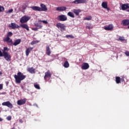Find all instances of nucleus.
<instances>
[{
	"label": "nucleus",
	"instance_id": "bb28decb",
	"mask_svg": "<svg viewBox=\"0 0 129 129\" xmlns=\"http://www.w3.org/2000/svg\"><path fill=\"white\" fill-rule=\"evenodd\" d=\"M92 20V16H89L84 18V21H91Z\"/></svg>",
	"mask_w": 129,
	"mask_h": 129
},
{
	"label": "nucleus",
	"instance_id": "2f4dec72",
	"mask_svg": "<svg viewBox=\"0 0 129 129\" xmlns=\"http://www.w3.org/2000/svg\"><path fill=\"white\" fill-rule=\"evenodd\" d=\"M35 26L38 28V29H41V28L43 27L41 23H36L35 24Z\"/></svg>",
	"mask_w": 129,
	"mask_h": 129
},
{
	"label": "nucleus",
	"instance_id": "f257e3e1",
	"mask_svg": "<svg viewBox=\"0 0 129 129\" xmlns=\"http://www.w3.org/2000/svg\"><path fill=\"white\" fill-rule=\"evenodd\" d=\"M27 76L24 75L21 72H19L17 75H14V78L15 79L16 81H22L25 79Z\"/></svg>",
	"mask_w": 129,
	"mask_h": 129
},
{
	"label": "nucleus",
	"instance_id": "423d86ee",
	"mask_svg": "<svg viewBox=\"0 0 129 129\" xmlns=\"http://www.w3.org/2000/svg\"><path fill=\"white\" fill-rule=\"evenodd\" d=\"M3 57H4L5 59H6L7 61H11V59L12 58L10 53L6 51H3Z\"/></svg>",
	"mask_w": 129,
	"mask_h": 129
},
{
	"label": "nucleus",
	"instance_id": "a211bd4d",
	"mask_svg": "<svg viewBox=\"0 0 129 129\" xmlns=\"http://www.w3.org/2000/svg\"><path fill=\"white\" fill-rule=\"evenodd\" d=\"M21 42H22V40H21V39H18L15 40L14 43H11L10 45H12V44H13V46H18V45H20V44H21Z\"/></svg>",
	"mask_w": 129,
	"mask_h": 129
},
{
	"label": "nucleus",
	"instance_id": "b1692460",
	"mask_svg": "<svg viewBox=\"0 0 129 129\" xmlns=\"http://www.w3.org/2000/svg\"><path fill=\"white\" fill-rule=\"evenodd\" d=\"M101 6L103 9H106L107 11H109V8H107V3L106 2H102Z\"/></svg>",
	"mask_w": 129,
	"mask_h": 129
},
{
	"label": "nucleus",
	"instance_id": "6e6552de",
	"mask_svg": "<svg viewBox=\"0 0 129 129\" xmlns=\"http://www.w3.org/2000/svg\"><path fill=\"white\" fill-rule=\"evenodd\" d=\"M87 1L86 0H75L72 2V4H75V5H79V4H85Z\"/></svg>",
	"mask_w": 129,
	"mask_h": 129
},
{
	"label": "nucleus",
	"instance_id": "09e8293b",
	"mask_svg": "<svg viewBox=\"0 0 129 129\" xmlns=\"http://www.w3.org/2000/svg\"><path fill=\"white\" fill-rule=\"evenodd\" d=\"M0 121H3V119L2 118H0Z\"/></svg>",
	"mask_w": 129,
	"mask_h": 129
},
{
	"label": "nucleus",
	"instance_id": "20e7f679",
	"mask_svg": "<svg viewBox=\"0 0 129 129\" xmlns=\"http://www.w3.org/2000/svg\"><path fill=\"white\" fill-rule=\"evenodd\" d=\"M57 20L60 22H65L67 21V16L65 15H59L57 17Z\"/></svg>",
	"mask_w": 129,
	"mask_h": 129
},
{
	"label": "nucleus",
	"instance_id": "a19ab883",
	"mask_svg": "<svg viewBox=\"0 0 129 129\" xmlns=\"http://www.w3.org/2000/svg\"><path fill=\"white\" fill-rule=\"evenodd\" d=\"M6 51H8V47H5L4 48V51L3 52H6Z\"/></svg>",
	"mask_w": 129,
	"mask_h": 129
},
{
	"label": "nucleus",
	"instance_id": "f704fd0d",
	"mask_svg": "<svg viewBox=\"0 0 129 129\" xmlns=\"http://www.w3.org/2000/svg\"><path fill=\"white\" fill-rule=\"evenodd\" d=\"M39 43L38 41H33L31 42V45H35V44H37Z\"/></svg>",
	"mask_w": 129,
	"mask_h": 129
},
{
	"label": "nucleus",
	"instance_id": "c756f323",
	"mask_svg": "<svg viewBox=\"0 0 129 129\" xmlns=\"http://www.w3.org/2000/svg\"><path fill=\"white\" fill-rule=\"evenodd\" d=\"M118 41H120L121 42H123V41H125L126 42V40H125L124 37L123 36H119Z\"/></svg>",
	"mask_w": 129,
	"mask_h": 129
},
{
	"label": "nucleus",
	"instance_id": "393cba45",
	"mask_svg": "<svg viewBox=\"0 0 129 129\" xmlns=\"http://www.w3.org/2000/svg\"><path fill=\"white\" fill-rule=\"evenodd\" d=\"M28 72H30V73H31L32 74H34L35 73V70L33 68H29L28 69Z\"/></svg>",
	"mask_w": 129,
	"mask_h": 129
},
{
	"label": "nucleus",
	"instance_id": "ea45409f",
	"mask_svg": "<svg viewBox=\"0 0 129 129\" xmlns=\"http://www.w3.org/2000/svg\"><path fill=\"white\" fill-rule=\"evenodd\" d=\"M14 10L13 9H10L8 11V13H13Z\"/></svg>",
	"mask_w": 129,
	"mask_h": 129
},
{
	"label": "nucleus",
	"instance_id": "7c9ffc66",
	"mask_svg": "<svg viewBox=\"0 0 129 129\" xmlns=\"http://www.w3.org/2000/svg\"><path fill=\"white\" fill-rule=\"evenodd\" d=\"M34 86L36 89H41V88L40 87V85L37 84V83L34 84Z\"/></svg>",
	"mask_w": 129,
	"mask_h": 129
},
{
	"label": "nucleus",
	"instance_id": "4468645a",
	"mask_svg": "<svg viewBox=\"0 0 129 129\" xmlns=\"http://www.w3.org/2000/svg\"><path fill=\"white\" fill-rule=\"evenodd\" d=\"M121 10L122 11H125V10H127L129 9V4L126 3L124 4H122L121 6Z\"/></svg>",
	"mask_w": 129,
	"mask_h": 129
},
{
	"label": "nucleus",
	"instance_id": "8fccbe9b",
	"mask_svg": "<svg viewBox=\"0 0 129 129\" xmlns=\"http://www.w3.org/2000/svg\"><path fill=\"white\" fill-rule=\"evenodd\" d=\"M127 29H129V25L127 26Z\"/></svg>",
	"mask_w": 129,
	"mask_h": 129
},
{
	"label": "nucleus",
	"instance_id": "a878e982",
	"mask_svg": "<svg viewBox=\"0 0 129 129\" xmlns=\"http://www.w3.org/2000/svg\"><path fill=\"white\" fill-rule=\"evenodd\" d=\"M67 15L69 17H70V18H75V15H74V13H73V12H68L67 14Z\"/></svg>",
	"mask_w": 129,
	"mask_h": 129
},
{
	"label": "nucleus",
	"instance_id": "f3484780",
	"mask_svg": "<svg viewBox=\"0 0 129 129\" xmlns=\"http://www.w3.org/2000/svg\"><path fill=\"white\" fill-rule=\"evenodd\" d=\"M45 54L48 56H50V55H51V48H50V46L49 45H46V46Z\"/></svg>",
	"mask_w": 129,
	"mask_h": 129
},
{
	"label": "nucleus",
	"instance_id": "2eb2a0df",
	"mask_svg": "<svg viewBox=\"0 0 129 129\" xmlns=\"http://www.w3.org/2000/svg\"><path fill=\"white\" fill-rule=\"evenodd\" d=\"M20 27H21V28H22V29H25L26 31H30V28L28 24L23 23L20 25Z\"/></svg>",
	"mask_w": 129,
	"mask_h": 129
},
{
	"label": "nucleus",
	"instance_id": "f03ea898",
	"mask_svg": "<svg viewBox=\"0 0 129 129\" xmlns=\"http://www.w3.org/2000/svg\"><path fill=\"white\" fill-rule=\"evenodd\" d=\"M13 36V33L12 32H8L7 36L3 39L4 42H7V43H11L13 44V39H11L10 37Z\"/></svg>",
	"mask_w": 129,
	"mask_h": 129
},
{
	"label": "nucleus",
	"instance_id": "dca6fc26",
	"mask_svg": "<svg viewBox=\"0 0 129 129\" xmlns=\"http://www.w3.org/2000/svg\"><path fill=\"white\" fill-rule=\"evenodd\" d=\"M26 98L19 100L17 101V104L18 105H24V104L26 103Z\"/></svg>",
	"mask_w": 129,
	"mask_h": 129
},
{
	"label": "nucleus",
	"instance_id": "a18cd8bd",
	"mask_svg": "<svg viewBox=\"0 0 129 129\" xmlns=\"http://www.w3.org/2000/svg\"><path fill=\"white\" fill-rule=\"evenodd\" d=\"M3 89V84H0V90H2Z\"/></svg>",
	"mask_w": 129,
	"mask_h": 129
},
{
	"label": "nucleus",
	"instance_id": "cd10ccee",
	"mask_svg": "<svg viewBox=\"0 0 129 129\" xmlns=\"http://www.w3.org/2000/svg\"><path fill=\"white\" fill-rule=\"evenodd\" d=\"M69 66V62H68V61L66 60L63 64V67H64V68H68Z\"/></svg>",
	"mask_w": 129,
	"mask_h": 129
},
{
	"label": "nucleus",
	"instance_id": "79ce46f5",
	"mask_svg": "<svg viewBox=\"0 0 129 129\" xmlns=\"http://www.w3.org/2000/svg\"><path fill=\"white\" fill-rule=\"evenodd\" d=\"M4 56V54L2 52V51L0 50V57H3Z\"/></svg>",
	"mask_w": 129,
	"mask_h": 129
},
{
	"label": "nucleus",
	"instance_id": "9b49d317",
	"mask_svg": "<svg viewBox=\"0 0 129 129\" xmlns=\"http://www.w3.org/2000/svg\"><path fill=\"white\" fill-rule=\"evenodd\" d=\"M66 10H67V8L64 6L58 7L56 9V11L57 12H64L66 11Z\"/></svg>",
	"mask_w": 129,
	"mask_h": 129
},
{
	"label": "nucleus",
	"instance_id": "37998d69",
	"mask_svg": "<svg viewBox=\"0 0 129 129\" xmlns=\"http://www.w3.org/2000/svg\"><path fill=\"white\" fill-rule=\"evenodd\" d=\"M86 29H88L89 30H90L91 29V27L90 26H87L86 27Z\"/></svg>",
	"mask_w": 129,
	"mask_h": 129
},
{
	"label": "nucleus",
	"instance_id": "9d476101",
	"mask_svg": "<svg viewBox=\"0 0 129 129\" xmlns=\"http://www.w3.org/2000/svg\"><path fill=\"white\" fill-rule=\"evenodd\" d=\"M9 27L13 30H15V29H20V26L15 23H12L10 24Z\"/></svg>",
	"mask_w": 129,
	"mask_h": 129
},
{
	"label": "nucleus",
	"instance_id": "39448f33",
	"mask_svg": "<svg viewBox=\"0 0 129 129\" xmlns=\"http://www.w3.org/2000/svg\"><path fill=\"white\" fill-rule=\"evenodd\" d=\"M56 28L58 29H60L61 32H63V31H65L66 30L65 28L66 26L64 24H62L61 23H58L56 25Z\"/></svg>",
	"mask_w": 129,
	"mask_h": 129
},
{
	"label": "nucleus",
	"instance_id": "f8f14e48",
	"mask_svg": "<svg viewBox=\"0 0 129 129\" xmlns=\"http://www.w3.org/2000/svg\"><path fill=\"white\" fill-rule=\"evenodd\" d=\"M40 7H41V8L40 7V12H46V11H48V9L46 7V5L43 4H40Z\"/></svg>",
	"mask_w": 129,
	"mask_h": 129
},
{
	"label": "nucleus",
	"instance_id": "aec40b11",
	"mask_svg": "<svg viewBox=\"0 0 129 129\" xmlns=\"http://www.w3.org/2000/svg\"><path fill=\"white\" fill-rule=\"evenodd\" d=\"M104 29L105 31H112L113 30V26L112 24H110L108 26L105 27Z\"/></svg>",
	"mask_w": 129,
	"mask_h": 129
},
{
	"label": "nucleus",
	"instance_id": "c85d7f7f",
	"mask_svg": "<svg viewBox=\"0 0 129 129\" xmlns=\"http://www.w3.org/2000/svg\"><path fill=\"white\" fill-rule=\"evenodd\" d=\"M115 81H124V79H123V78H120L119 77H116Z\"/></svg>",
	"mask_w": 129,
	"mask_h": 129
},
{
	"label": "nucleus",
	"instance_id": "1a4fd4ad",
	"mask_svg": "<svg viewBox=\"0 0 129 129\" xmlns=\"http://www.w3.org/2000/svg\"><path fill=\"white\" fill-rule=\"evenodd\" d=\"M52 76V72H51L50 71H47L45 73V75H44V79L46 80L47 78H50Z\"/></svg>",
	"mask_w": 129,
	"mask_h": 129
},
{
	"label": "nucleus",
	"instance_id": "de8ad7c7",
	"mask_svg": "<svg viewBox=\"0 0 129 129\" xmlns=\"http://www.w3.org/2000/svg\"><path fill=\"white\" fill-rule=\"evenodd\" d=\"M116 82L117 84L120 83V81H116Z\"/></svg>",
	"mask_w": 129,
	"mask_h": 129
},
{
	"label": "nucleus",
	"instance_id": "603ef678",
	"mask_svg": "<svg viewBox=\"0 0 129 129\" xmlns=\"http://www.w3.org/2000/svg\"><path fill=\"white\" fill-rule=\"evenodd\" d=\"M8 83H9V82H8L7 83V84H8Z\"/></svg>",
	"mask_w": 129,
	"mask_h": 129
},
{
	"label": "nucleus",
	"instance_id": "4c0bfd02",
	"mask_svg": "<svg viewBox=\"0 0 129 129\" xmlns=\"http://www.w3.org/2000/svg\"><path fill=\"white\" fill-rule=\"evenodd\" d=\"M7 119L8 120H12V116H8L7 117Z\"/></svg>",
	"mask_w": 129,
	"mask_h": 129
},
{
	"label": "nucleus",
	"instance_id": "e433bc0d",
	"mask_svg": "<svg viewBox=\"0 0 129 129\" xmlns=\"http://www.w3.org/2000/svg\"><path fill=\"white\" fill-rule=\"evenodd\" d=\"M125 55H126V56H127V57L129 56V51H126L124 52Z\"/></svg>",
	"mask_w": 129,
	"mask_h": 129
},
{
	"label": "nucleus",
	"instance_id": "58836bf2",
	"mask_svg": "<svg viewBox=\"0 0 129 129\" xmlns=\"http://www.w3.org/2000/svg\"><path fill=\"white\" fill-rule=\"evenodd\" d=\"M27 9V6L26 5H23L22 6V10L24 11V10H26Z\"/></svg>",
	"mask_w": 129,
	"mask_h": 129
},
{
	"label": "nucleus",
	"instance_id": "4be33fe9",
	"mask_svg": "<svg viewBox=\"0 0 129 129\" xmlns=\"http://www.w3.org/2000/svg\"><path fill=\"white\" fill-rule=\"evenodd\" d=\"M30 9L33 10V11H35L36 12H41V10L40 9V7L38 6H32L30 7Z\"/></svg>",
	"mask_w": 129,
	"mask_h": 129
},
{
	"label": "nucleus",
	"instance_id": "3c124183",
	"mask_svg": "<svg viewBox=\"0 0 129 129\" xmlns=\"http://www.w3.org/2000/svg\"><path fill=\"white\" fill-rule=\"evenodd\" d=\"M127 12H128V13H129V10H127Z\"/></svg>",
	"mask_w": 129,
	"mask_h": 129
},
{
	"label": "nucleus",
	"instance_id": "ddd939ff",
	"mask_svg": "<svg viewBox=\"0 0 129 129\" xmlns=\"http://www.w3.org/2000/svg\"><path fill=\"white\" fill-rule=\"evenodd\" d=\"M122 26H128L129 25V19H124L121 22Z\"/></svg>",
	"mask_w": 129,
	"mask_h": 129
},
{
	"label": "nucleus",
	"instance_id": "473e14b6",
	"mask_svg": "<svg viewBox=\"0 0 129 129\" xmlns=\"http://www.w3.org/2000/svg\"><path fill=\"white\" fill-rule=\"evenodd\" d=\"M38 23H43V24H48V21L46 20H38Z\"/></svg>",
	"mask_w": 129,
	"mask_h": 129
},
{
	"label": "nucleus",
	"instance_id": "864d4df0",
	"mask_svg": "<svg viewBox=\"0 0 129 129\" xmlns=\"http://www.w3.org/2000/svg\"><path fill=\"white\" fill-rule=\"evenodd\" d=\"M4 94H6V93H5Z\"/></svg>",
	"mask_w": 129,
	"mask_h": 129
},
{
	"label": "nucleus",
	"instance_id": "412c9836",
	"mask_svg": "<svg viewBox=\"0 0 129 129\" xmlns=\"http://www.w3.org/2000/svg\"><path fill=\"white\" fill-rule=\"evenodd\" d=\"M73 13L75 14L76 16H79V14L81 13V10L80 9H74L72 11Z\"/></svg>",
	"mask_w": 129,
	"mask_h": 129
},
{
	"label": "nucleus",
	"instance_id": "0eeeda50",
	"mask_svg": "<svg viewBox=\"0 0 129 129\" xmlns=\"http://www.w3.org/2000/svg\"><path fill=\"white\" fill-rule=\"evenodd\" d=\"M2 105L3 106H7V107L9 108H13V107H14L13 104L11 103V102L9 101L2 103Z\"/></svg>",
	"mask_w": 129,
	"mask_h": 129
},
{
	"label": "nucleus",
	"instance_id": "7ed1b4c3",
	"mask_svg": "<svg viewBox=\"0 0 129 129\" xmlns=\"http://www.w3.org/2000/svg\"><path fill=\"white\" fill-rule=\"evenodd\" d=\"M29 20H31L30 17L24 16L20 19V22L21 23V24H25V23H27Z\"/></svg>",
	"mask_w": 129,
	"mask_h": 129
},
{
	"label": "nucleus",
	"instance_id": "c03bdc74",
	"mask_svg": "<svg viewBox=\"0 0 129 129\" xmlns=\"http://www.w3.org/2000/svg\"><path fill=\"white\" fill-rule=\"evenodd\" d=\"M38 29H39L38 28H33V30H34V31H38Z\"/></svg>",
	"mask_w": 129,
	"mask_h": 129
},
{
	"label": "nucleus",
	"instance_id": "49530a36",
	"mask_svg": "<svg viewBox=\"0 0 129 129\" xmlns=\"http://www.w3.org/2000/svg\"><path fill=\"white\" fill-rule=\"evenodd\" d=\"M16 83H17V84H20V83H21V81H16Z\"/></svg>",
	"mask_w": 129,
	"mask_h": 129
},
{
	"label": "nucleus",
	"instance_id": "c9c22d12",
	"mask_svg": "<svg viewBox=\"0 0 129 129\" xmlns=\"http://www.w3.org/2000/svg\"><path fill=\"white\" fill-rule=\"evenodd\" d=\"M4 11H5V8H4V7L0 5V12H4Z\"/></svg>",
	"mask_w": 129,
	"mask_h": 129
},
{
	"label": "nucleus",
	"instance_id": "6ab92c4d",
	"mask_svg": "<svg viewBox=\"0 0 129 129\" xmlns=\"http://www.w3.org/2000/svg\"><path fill=\"white\" fill-rule=\"evenodd\" d=\"M89 68V64L86 62H84L83 63L82 66V69L83 70H86Z\"/></svg>",
	"mask_w": 129,
	"mask_h": 129
},
{
	"label": "nucleus",
	"instance_id": "72a5a7b5",
	"mask_svg": "<svg viewBox=\"0 0 129 129\" xmlns=\"http://www.w3.org/2000/svg\"><path fill=\"white\" fill-rule=\"evenodd\" d=\"M66 38H71V39H74V36L72 35H67Z\"/></svg>",
	"mask_w": 129,
	"mask_h": 129
},
{
	"label": "nucleus",
	"instance_id": "5701e85b",
	"mask_svg": "<svg viewBox=\"0 0 129 129\" xmlns=\"http://www.w3.org/2000/svg\"><path fill=\"white\" fill-rule=\"evenodd\" d=\"M34 49V47H28L26 49L25 51L26 56H29L30 53H31V51Z\"/></svg>",
	"mask_w": 129,
	"mask_h": 129
}]
</instances>
